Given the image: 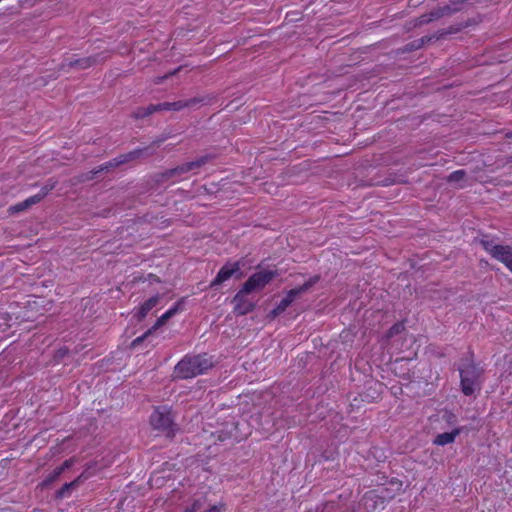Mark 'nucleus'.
<instances>
[{
  "label": "nucleus",
  "instance_id": "f03ea898",
  "mask_svg": "<svg viewBox=\"0 0 512 512\" xmlns=\"http://www.w3.org/2000/svg\"><path fill=\"white\" fill-rule=\"evenodd\" d=\"M150 424L153 429L164 433L168 437L174 436L177 431L172 412L167 407L155 409L150 416Z\"/></svg>",
  "mask_w": 512,
  "mask_h": 512
},
{
  "label": "nucleus",
  "instance_id": "c85d7f7f",
  "mask_svg": "<svg viewBox=\"0 0 512 512\" xmlns=\"http://www.w3.org/2000/svg\"><path fill=\"white\" fill-rule=\"evenodd\" d=\"M181 68H182V67H178V68H176L175 70H173V71H171V72L167 73L166 75H164V76H162V77H156V78L154 79V83H155V84H160L163 80H165V79H167V78H169V77H171V76H173V75H176V74L181 70Z\"/></svg>",
  "mask_w": 512,
  "mask_h": 512
},
{
  "label": "nucleus",
  "instance_id": "6ab92c4d",
  "mask_svg": "<svg viewBox=\"0 0 512 512\" xmlns=\"http://www.w3.org/2000/svg\"><path fill=\"white\" fill-rule=\"evenodd\" d=\"M440 18H442L441 14H440V10H439V8H435L432 11H430L429 13L421 15L417 19V23H418V25H423V24L430 23L432 21H436Z\"/></svg>",
  "mask_w": 512,
  "mask_h": 512
},
{
  "label": "nucleus",
  "instance_id": "20e7f679",
  "mask_svg": "<svg viewBox=\"0 0 512 512\" xmlns=\"http://www.w3.org/2000/svg\"><path fill=\"white\" fill-rule=\"evenodd\" d=\"M319 281V276H313L310 279H308L303 285L291 289L286 296L280 301V303L277 305L275 309H273L269 313V317L275 318L281 313H283L288 306L300 295L307 292L313 285H315Z\"/></svg>",
  "mask_w": 512,
  "mask_h": 512
},
{
  "label": "nucleus",
  "instance_id": "5701e85b",
  "mask_svg": "<svg viewBox=\"0 0 512 512\" xmlns=\"http://www.w3.org/2000/svg\"><path fill=\"white\" fill-rule=\"evenodd\" d=\"M158 111H180L183 109L182 101H176V102H164L157 104Z\"/></svg>",
  "mask_w": 512,
  "mask_h": 512
},
{
  "label": "nucleus",
  "instance_id": "a211bd4d",
  "mask_svg": "<svg viewBox=\"0 0 512 512\" xmlns=\"http://www.w3.org/2000/svg\"><path fill=\"white\" fill-rule=\"evenodd\" d=\"M210 100L211 99L208 96H196V97H192L190 99L181 100V101H182V106L184 109V108L196 107L198 105L208 104L210 102Z\"/></svg>",
  "mask_w": 512,
  "mask_h": 512
},
{
  "label": "nucleus",
  "instance_id": "412c9836",
  "mask_svg": "<svg viewBox=\"0 0 512 512\" xmlns=\"http://www.w3.org/2000/svg\"><path fill=\"white\" fill-rule=\"evenodd\" d=\"M189 167L187 166V163H183L175 168L168 169L163 173V176L167 179L180 176L182 174L188 173Z\"/></svg>",
  "mask_w": 512,
  "mask_h": 512
},
{
  "label": "nucleus",
  "instance_id": "2eb2a0df",
  "mask_svg": "<svg viewBox=\"0 0 512 512\" xmlns=\"http://www.w3.org/2000/svg\"><path fill=\"white\" fill-rule=\"evenodd\" d=\"M464 27H466V25H463V24L452 25V26L448 27L447 29H442V30L437 31L428 40L430 41L432 39L439 40V39L446 38L449 35L456 34V33L460 32Z\"/></svg>",
  "mask_w": 512,
  "mask_h": 512
},
{
  "label": "nucleus",
  "instance_id": "b1692460",
  "mask_svg": "<svg viewBox=\"0 0 512 512\" xmlns=\"http://www.w3.org/2000/svg\"><path fill=\"white\" fill-rule=\"evenodd\" d=\"M211 160V157L208 155L201 156L193 161L187 162V166L189 167V172L199 169L205 164H207Z\"/></svg>",
  "mask_w": 512,
  "mask_h": 512
},
{
  "label": "nucleus",
  "instance_id": "0eeeda50",
  "mask_svg": "<svg viewBox=\"0 0 512 512\" xmlns=\"http://www.w3.org/2000/svg\"><path fill=\"white\" fill-rule=\"evenodd\" d=\"M54 187L55 182L49 181L41 188L40 193L31 196L16 205L11 206L8 211L10 213H18L29 209L31 206L39 203Z\"/></svg>",
  "mask_w": 512,
  "mask_h": 512
},
{
  "label": "nucleus",
  "instance_id": "f257e3e1",
  "mask_svg": "<svg viewBox=\"0 0 512 512\" xmlns=\"http://www.w3.org/2000/svg\"><path fill=\"white\" fill-rule=\"evenodd\" d=\"M212 366V362L205 355L185 357L174 369L175 377L181 379L193 378Z\"/></svg>",
  "mask_w": 512,
  "mask_h": 512
},
{
  "label": "nucleus",
  "instance_id": "4468645a",
  "mask_svg": "<svg viewBox=\"0 0 512 512\" xmlns=\"http://www.w3.org/2000/svg\"><path fill=\"white\" fill-rule=\"evenodd\" d=\"M459 434H460V429L457 428V429L453 430L452 432H445V433H441V434L437 435L433 442H434V444L440 445V446L450 444V443L454 442L455 438Z\"/></svg>",
  "mask_w": 512,
  "mask_h": 512
},
{
  "label": "nucleus",
  "instance_id": "cd10ccee",
  "mask_svg": "<svg viewBox=\"0 0 512 512\" xmlns=\"http://www.w3.org/2000/svg\"><path fill=\"white\" fill-rule=\"evenodd\" d=\"M150 334H152V329L147 330L142 336L137 337L131 343V347H136L141 344Z\"/></svg>",
  "mask_w": 512,
  "mask_h": 512
},
{
  "label": "nucleus",
  "instance_id": "39448f33",
  "mask_svg": "<svg viewBox=\"0 0 512 512\" xmlns=\"http://www.w3.org/2000/svg\"><path fill=\"white\" fill-rule=\"evenodd\" d=\"M481 244L492 257L505 264V266L512 272V247L494 245L488 240H481Z\"/></svg>",
  "mask_w": 512,
  "mask_h": 512
},
{
  "label": "nucleus",
  "instance_id": "4be33fe9",
  "mask_svg": "<svg viewBox=\"0 0 512 512\" xmlns=\"http://www.w3.org/2000/svg\"><path fill=\"white\" fill-rule=\"evenodd\" d=\"M81 478H82V475H80L78 478H76L72 482L64 484L62 486V488L57 492V497L63 498L65 496H67L71 489L79 486V484L81 482Z\"/></svg>",
  "mask_w": 512,
  "mask_h": 512
},
{
  "label": "nucleus",
  "instance_id": "a878e982",
  "mask_svg": "<svg viewBox=\"0 0 512 512\" xmlns=\"http://www.w3.org/2000/svg\"><path fill=\"white\" fill-rule=\"evenodd\" d=\"M64 467L56 468L42 483L43 486H48L55 480L59 478V476L63 473Z\"/></svg>",
  "mask_w": 512,
  "mask_h": 512
},
{
  "label": "nucleus",
  "instance_id": "423d86ee",
  "mask_svg": "<svg viewBox=\"0 0 512 512\" xmlns=\"http://www.w3.org/2000/svg\"><path fill=\"white\" fill-rule=\"evenodd\" d=\"M275 273L269 270L259 271L254 273L244 283L242 289L243 292L252 293L262 290L274 277Z\"/></svg>",
  "mask_w": 512,
  "mask_h": 512
},
{
  "label": "nucleus",
  "instance_id": "bb28decb",
  "mask_svg": "<svg viewBox=\"0 0 512 512\" xmlns=\"http://www.w3.org/2000/svg\"><path fill=\"white\" fill-rule=\"evenodd\" d=\"M439 10H440V14L442 17L444 16H450L452 15L453 13L457 12L460 10L459 7H457V5H446V6H443V7H438Z\"/></svg>",
  "mask_w": 512,
  "mask_h": 512
},
{
  "label": "nucleus",
  "instance_id": "f3484780",
  "mask_svg": "<svg viewBox=\"0 0 512 512\" xmlns=\"http://www.w3.org/2000/svg\"><path fill=\"white\" fill-rule=\"evenodd\" d=\"M179 310V303L176 304L173 308L169 309L166 313H164L155 324L150 328L152 332L163 326L170 318H172Z\"/></svg>",
  "mask_w": 512,
  "mask_h": 512
},
{
  "label": "nucleus",
  "instance_id": "473e14b6",
  "mask_svg": "<svg viewBox=\"0 0 512 512\" xmlns=\"http://www.w3.org/2000/svg\"><path fill=\"white\" fill-rule=\"evenodd\" d=\"M162 140H155L153 142L154 145L159 146L161 144Z\"/></svg>",
  "mask_w": 512,
  "mask_h": 512
},
{
  "label": "nucleus",
  "instance_id": "9d476101",
  "mask_svg": "<svg viewBox=\"0 0 512 512\" xmlns=\"http://www.w3.org/2000/svg\"><path fill=\"white\" fill-rule=\"evenodd\" d=\"M239 263L224 265L218 272L216 278L211 282V286H217L230 279L233 274L239 271Z\"/></svg>",
  "mask_w": 512,
  "mask_h": 512
},
{
  "label": "nucleus",
  "instance_id": "9b49d317",
  "mask_svg": "<svg viewBox=\"0 0 512 512\" xmlns=\"http://www.w3.org/2000/svg\"><path fill=\"white\" fill-rule=\"evenodd\" d=\"M116 167H118L117 162H115V160L112 159L111 161L107 162L106 164L101 165L96 169H93L87 173L82 174L81 176H79L78 181L85 182V181L93 180L97 174H99L101 172H108L111 169L116 168Z\"/></svg>",
  "mask_w": 512,
  "mask_h": 512
},
{
  "label": "nucleus",
  "instance_id": "c756f323",
  "mask_svg": "<svg viewBox=\"0 0 512 512\" xmlns=\"http://www.w3.org/2000/svg\"><path fill=\"white\" fill-rule=\"evenodd\" d=\"M231 437V433L228 431L217 432V440L223 442Z\"/></svg>",
  "mask_w": 512,
  "mask_h": 512
},
{
  "label": "nucleus",
  "instance_id": "7ed1b4c3",
  "mask_svg": "<svg viewBox=\"0 0 512 512\" xmlns=\"http://www.w3.org/2000/svg\"><path fill=\"white\" fill-rule=\"evenodd\" d=\"M482 374L483 370L473 363L467 364L460 370L461 389L466 396L480 390Z\"/></svg>",
  "mask_w": 512,
  "mask_h": 512
},
{
  "label": "nucleus",
  "instance_id": "ddd939ff",
  "mask_svg": "<svg viewBox=\"0 0 512 512\" xmlns=\"http://www.w3.org/2000/svg\"><path fill=\"white\" fill-rule=\"evenodd\" d=\"M159 301L160 295H155L149 298L147 301H145L138 311V320H143L147 316V314L159 303Z\"/></svg>",
  "mask_w": 512,
  "mask_h": 512
},
{
  "label": "nucleus",
  "instance_id": "7c9ffc66",
  "mask_svg": "<svg viewBox=\"0 0 512 512\" xmlns=\"http://www.w3.org/2000/svg\"><path fill=\"white\" fill-rule=\"evenodd\" d=\"M400 328H401V326H400V325H395V326H393V327L390 329V331H389V335H392V334H394V333H398V332L400 331Z\"/></svg>",
  "mask_w": 512,
  "mask_h": 512
},
{
  "label": "nucleus",
  "instance_id": "f8f14e48",
  "mask_svg": "<svg viewBox=\"0 0 512 512\" xmlns=\"http://www.w3.org/2000/svg\"><path fill=\"white\" fill-rule=\"evenodd\" d=\"M102 60L103 59L100 58V55L89 56V57L77 59L75 61H70L67 63V66L68 67H77L80 69H87V68L101 62Z\"/></svg>",
  "mask_w": 512,
  "mask_h": 512
},
{
  "label": "nucleus",
  "instance_id": "dca6fc26",
  "mask_svg": "<svg viewBox=\"0 0 512 512\" xmlns=\"http://www.w3.org/2000/svg\"><path fill=\"white\" fill-rule=\"evenodd\" d=\"M144 151H146V149H136L129 153L119 155L118 157L114 158V160L117 162V166H120L122 164L138 159Z\"/></svg>",
  "mask_w": 512,
  "mask_h": 512
},
{
  "label": "nucleus",
  "instance_id": "1a4fd4ad",
  "mask_svg": "<svg viewBox=\"0 0 512 512\" xmlns=\"http://www.w3.org/2000/svg\"><path fill=\"white\" fill-rule=\"evenodd\" d=\"M249 293L243 292V289L233 297L232 303L234 304L233 311L236 315L242 316L252 312L255 308V303L247 297Z\"/></svg>",
  "mask_w": 512,
  "mask_h": 512
},
{
  "label": "nucleus",
  "instance_id": "393cba45",
  "mask_svg": "<svg viewBox=\"0 0 512 512\" xmlns=\"http://www.w3.org/2000/svg\"><path fill=\"white\" fill-rule=\"evenodd\" d=\"M465 177L466 172L464 170H457L448 176L447 181L449 183L459 184L465 180Z\"/></svg>",
  "mask_w": 512,
  "mask_h": 512
},
{
  "label": "nucleus",
  "instance_id": "aec40b11",
  "mask_svg": "<svg viewBox=\"0 0 512 512\" xmlns=\"http://www.w3.org/2000/svg\"><path fill=\"white\" fill-rule=\"evenodd\" d=\"M159 112L157 108V104H150L147 107H140L134 113L133 116L136 119L145 118L150 116L151 114Z\"/></svg>",
  "mask_w": 512,
  "mask_h": 512
},
{
  "label": "nucleus",
  "instance_id": "6e6552de",
  "mask_svg": "<svg viewBox=\"0 0 512 512\" xmlns=\"http://www.w3.org/2000/svg\"><path fill=\"white\" fill-rule=\"evenodd\" d=\"M225 504L223 502L211 503L207 496L203 495L195 498L192 504L185 508L184 512H224Z\"/></svg>",
  "mask_w": 512,
  "mask_h": 512
},
{
  "label": "nucleus",
  "instance_id": "2f4dec72",
  "mask_svg": "<svg viewBox=\"0 0 512 512\" xmlns=\"http://www.w3.org/2000/svg\"><path fill=\"white\" fill-rule=\"evenodd\" d=\"M70 466V461H65L61 467H64V470Z\"/></svg>",
  "mask_w": 512,
  "mask_h": 512
}]
</instances>
